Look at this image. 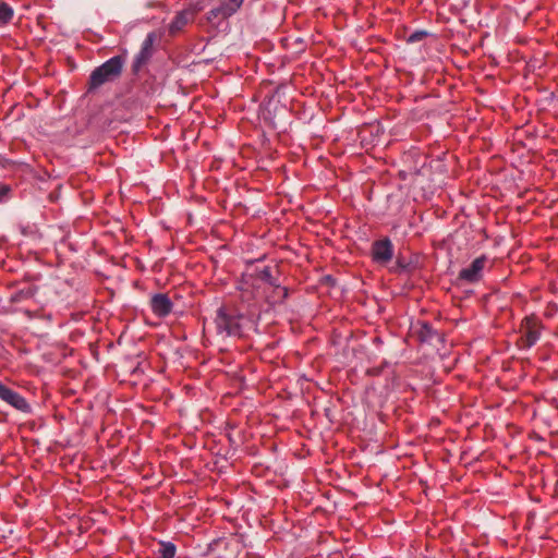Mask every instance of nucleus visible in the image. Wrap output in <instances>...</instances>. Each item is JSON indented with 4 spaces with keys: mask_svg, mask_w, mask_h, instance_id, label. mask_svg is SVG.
<instances>
[{
    "mask_svg": "<svg viewBox=\"0 0 558 558\" xmlns=\"http://www.w3.org/2000/svg\"><path fill=\"white\" fill-rule=\"evenodd\" d=\"M244 315L233 305H222L216 312L217 333L226 337H242Z\"/></svg>",
    "mask_w": 558,
    "mask_h": 558,
    "instance_id": "f257e3e1",
    "label": "nucleus"
},
{
    "mask_svg": "<svg viewBox=\"0 0 558 558\" xmlns=\"http://www.w3.org/2000/svg\"><path fill=\"white\" fill-rule=\"evenodd\" d=\"M126 62V51L123 54L114 56L97 66L89 75L88 89L93 90L101 85L118 80Z\"/></svg>",
    "mask_w": 558,
    "mask_h": 558,
    "instance_id": "f03ea898",
    "label": "nucleus"
},
{
    "mask_svg": "<svg viewBox=\"0 0 558 558\" xmlns=\"http://www.w3.org/2000/svg\"><path fill=\"white\" fill-rule=\"evenodd\" d=\"M544 324L535 314L525 316L520 324V337L517 341L518 348L531 349L541 339Z\"/></svg>",
    "mask_w": 558,
    "mask_h": 558,
    "instance_id": "7ed1b4c3",
    "label": "nucleus"
},
{
    "mask_svg": "<svg viewBox=\"0 0 558 558\" xmlns=\"http://www.w3.org/2000/svg\"><path fill=\"white\" fill-rule=\"evenodd\" d=\"M0 399L22 413H31L32 407L27 400L17 391L11 389L0 381Z\"/></svg>",
    "mask_w": 558,
    "mask_h": 558,
    "instance_id": "20e7f679",
    "label": "nucleus"
},
{
    "mask_svg": "<svg viewBox=\"0 0 558 558\" xmlns=\"http://www.w3.org/2000/svg\"><path fill=\"white\" fill-rule=\"evenodd\" d=\"M241 298L243 301H265V293L267 291V286L259 282L258 280L252 278L250 276L248 279H245L240 288Z\"/></svg>",
    "mask_w": 558,
    "mask_h": 558,
    "instance_id": "39448f33",
    "label": "nucleus"
},
{
    "mask_svg": "<svg viewBox=\"0 0 558 558\" xmlns=\"http://www.w3.org/2000/svg\"><path fill=\"white\" fill-rule=\"evenodd\" d=\"M371 256L373 262L387 265L393 257V245L388 238L376 240L371 247Z\"/></svg>",
    "mask_w": 558,
    "mask_h": 558,
    "instance_id": "423d86ee",
    "label": "nucleus"
},
{
    "mask_svg": "<svg viewBox=\"0 0 558 558\" xmlns=\"http://www.w3.org/2000/svg\"><path fill=\"white\" fill-rule=\"evenodd\" d=\"M156 36L154 33H149L144 39L141 50L135 56L132 63V72L133 74H138L140 71L147 64L153 56V46L155 43Z\"/></svg>",
    "mask_w": 558,
    "mask_h": 558,
    "instance_id": "0eeeda50",
    "label": "nucleus"
},
{
    "mask_svg": "<svg viewBox=\"0 0 558 558\" xmlns=\"http://www.w3.org/2000/svg\"><path fill=\"white\" fill-rule=\"evenodd\" d=\"M486 264V255L476 257L469 267H465L459 271V279L470 283L480 281L483 277V270Z\"/></svg>",
    "mask_w": 558,
    "mask_h": 558,
    "instance_id": "6e6552de",
    "label": "nucleus"
},
{
    "mask_svg": "<svg viewBox=\"0 0 558 558\" xmlns=\"http://www.w3.org/2000/svg\"><path fill=\"white\" fill-rule=\"evenodd\" d=\"M153 314L158 318L167 317L173 310V303L167 293H155L149 300Z\"/></svg>",
    "mask_w": 558,
    "mask_h": 558,
    "instance_id": "1a4fd4ad",
    "label": "nucleus"
},
{
    "mask_svg": "<svg viewBox=\"0 0 558 558\" xmlns=\"http://www.w3.org/2000/svg\"><path fill=\"white\" fill-rule=\"evenodd\" d=\"M413 335L422 343H430L439 335L427 322L418 320L412 326Z\"/></svg>",
    "mask_w": 558,
    "mask_h": 558,
    "instance_id": "9d476101",
    "label": "nucleus"
},
{
    "mask_svg": "<svg viewBox=\"0 0 558 558\" xmlns=\"http://www.w3.org/2000/svg\"><path fill=\"white\" fill-rule=\"evenodd\" d=\"M289 295V290L286 287L280 286L277 281L274 286H268L265 293V302L274 306L282 304Z\"/></svg>",
    "mask_w": 558,
    "mask_h": 558,
    "instance_id": "9b49d317",
    "label": "nucleus"
},
{
    "mask_svg": "<svg viewBox=\"0 0 558 558\" xmlns=\"http://www.w3.org/2000/svg\"><path fill=\"white\" fill-rule=\"evenodd\" d=\"M244 0H226L218 8L210 10L214 17L228 19L235 14L243 5Z\"/></svg>",
    "mask_w": 558,
    "mask_h": 558,
    "instance_id": "f8f14e48",
    "label": "nucleus"
},
{
    "mask_svg": "<svg viewBox=\"0 0 558 558\" xmlns=\"http://www.w3.org/2000/svg\"><path fill=\"white\" fill-rule=\"evenodd\" d=\"M192 19V13L190 11H181L178 12L169 26L170 34H174L180 32Z\"/></svg>",
    "mask_w": 558,
    "mask_h": 558,
    "instance_id": "ddd939ff",
    "label": "nucleus"
},
{
    "mask_svg": "<svg viewBox=\"0 0 558 558\" xmlns=\"http://www.w3.org/2000/svg\"><path fill=\"white\" fill-rule=\"evenodd\" d=\"M251 277L267 287L274 286L275 282L278 281V279L272 276V269L270 266H265L262 269L256 270L254 275H251Z\"/></svg>",
    "mask_w": 558,
    "mask_h": 558,
    "instance_id": "4468645a",
    "label": "nucleus"
},
{
    "mask_svg": "<svg viewBox=\"0 0 558 558\" xmlns=\"http://www.w3.org/2000/svg\"><path fill=\"white\" fill-rule=\"evenodd\" d=\"M13 16V8L4 0H0V26H4L11 23Z\"/></svg>",
    "mask_w": 558,
    "mask_h": 558,
    "instance_id": "2eb2a0df",
    "label": "nucleus"
},
{
    "mask_svg": "<svg viewBox=\"0 0 558 558\" xmlns=\"http://www.w3.org/2000/svg\"><path fill=\"white\" fill-rule=\"evenodd\" d=\"M177 547L171 542H160L158 549V558H174Z\"/></svg>",
    "mask_w": 558,
    "mask_h": 558,
    "instance_id": "dca6fc26",
    "label": "nucleus"
},
{
    "mask_svg": "<svg viewBox=\"0 0 558 558\" xmlns=\"http://www.w3.org/2000/svg\"><path fill=\"white\" fill-rule=\"evenodd\" d=\"M427 36V33L424 32V31H416L414 33H412L407 41L410 43V44H413V43H416V41H421L422 39H424L425 37Z\"/></svg>",
    "mask_w": 558,
    "mask_h": 558,
    "instance_id": "f3484780",
    "label": "nucleus"
},
{
    "mask_svg": "<svg viewBox=\"0 0 558 558\" xmlns=\"http://www.w3.org/2000/svg\"><path fill=\"white\" fill-rule=\"evenodd\" d=\"M10 192V185L0 182V203L4 202L8 198Z\"/></svg>",
    "mask_w": 558,
    "mask_h": 558,
    "instance_id": "a211bd4d",
    "label": "nucleus"
},
{
    "mask_svg": "<svg viewBox=\"0 0 558 558\" xmlns=\"http://www.w3.org/2000/svg\"><path fill=\"white\" fill-rule=\"evenodd\" d=\"M28 295H29L28 293H24L23 291H21V292H19V293H16V294H14V295L11 298V300H12L13 302H16V301H20L21 299H23L24 296H28Z\"/></svg>",
    "mask_w": 558,
    "mask_h": 558,
    "instance_id": "6ab92c4d",
    "label": "nucleus"
}]
</instances>
